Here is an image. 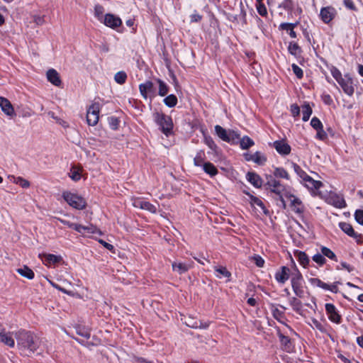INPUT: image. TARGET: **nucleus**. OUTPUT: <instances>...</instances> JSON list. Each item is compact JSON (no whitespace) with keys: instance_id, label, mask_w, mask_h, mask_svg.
<instances>
[{"instance_id":"44","label":"nucleus","mask_w":363,"mask_h":363,"mask_svg":"<svg viewBox=\"0 0 363 363\" xmlns=\"http://www.w3.org/2000/svg\"><path fill=\"white\" fill-rule=\"evenodd\" d=\"M289 52L293 55H297L301 52V48L296 43L291 42L288 47Z\"/></svg>"},{"instance_id":"4","label":"nucleus","mask_w":363,"mask_h":363,"mask_svg":"<svg viewBox=\"0 0 363 363\" xmlns=\"http://www.w3.org/2000/svg\"><path fill=\"white\" fill-rule=\"evenodd\" d=\"M291 286L294 294L299 298L304 296V291L303 289V276L301 272L296 268L294 272H291Z\"/></svg>"},{"instance_id":"43","label":"nucleus","mask_w":363,"mask_h":363,"mask_svg":"<svg viewBox=\"0 0 363 363\" xmlns=\"http://www.w3.org/2000/svg\"><path fill=\"white\" fill-rule=\"evenodd\" d=\"M194 163L197 167H203L204 162V152L203 151H200L197 153L196 157L194 159Z\"/></svg>"},{"instance_id":"31","label":"nucleus","mask_w":363,"mask_h":363,"mask_svg":"<svg viewBox=\"0 0 363 363\" xmlns=\"http://www.w3.org/2000/svg\"><path fill=\"white\" fill-rule=\"evenodd\" d=\"M156 81L159 84L158 94L161 96H166L169 92V86L164 81L160 79H157Z\"/></svg>"},{"instance_id":"1","label":"nucleus","mask_w":363,"mask_h":363,"mask_svg":"<svg viewBox=\"0 0 363 363\" xmlns=\"http://www.w3.org/2000/svg\"><path fill=\"white\" fill-rule=\"evenodd\" d=\"M14 336L20 350L26 352V355L33 354L39 347L38 338L31 332L20 330L15 332Z\"/></svg>"},{"instance_id":"59","label":"nucleus","mask_w":363,"mask_h":363,"mask_svg":"<svg viewBox=\"0 0 363 363\" xmlns=\"http://www.w3.org/2000/svg\"><path fill=\"white\" fill-rule=\"evenodd\" d=\"M343 4L346 8L352 11H357V9L355 6L352 0H343Z\"/></svg>"},{"instance_id":"61","label":"nucleus","mask_w":363,"mask_h":363,"mask_svg":"<svg viewBox=\"0 0 363 363\" xmlns=\"http://www.w3.org/2000/svg\"><path fill=\"white\" fill-rule=\"evenodd\" d=\"M186 325L189 326V327H191V328H207L208 327V323H203L201 322H199V323H197V322H195L194 324H189V323H186Z\"/></svg>"},{"instance_id":"39","label":"nucleus","mask_w":363,"mask_h":363,"mask_svg":"<svg viewBox=\"0 0 363 363\" xmlns=\"http://www.w3.org/2000/svg\"><path fill=\"white\" fill-rule=\"evenodd\" d=\"M104 8L101 5L96 4L94 6V16L101 22L104 20Z\"/></svg>"},{"instance_id":"52","label":"nucleus","mask_w":363,"mask_h":363,"mask_svg":"<svg viewBox=\"0 0 363 363\" xmlns=\"http://www.w3.org/2000/svg\"><path fill=\"white\" fill-rule=\"evenodd\" d=\"M109 126L113 130H116L119 125V120L118 118L111 116L108 118Z\"/></svg>"},{"instance_id":"36","label":"nucleus","mask_w":363,"mask_h":363,"mask_svg":"<svg viewBox=\"0 0 363 363\" xmlns=\"http://www.w3.org/2000/svg\"><path fill=\"white\" fill-rule=\"evenodd\" d=\"M127 79V74L124 71H120L115 74L114 80L118 84H123Z\"/></svg>"},{"instance_id":"38","label":"nucleus","mask_w":363,"mask_h":363,"mask_svg":"<svg viewBox=\"0 0 363 363\" xmlns=\"http://www.w3.org/2000/svg\"><path fill=\"white\" fill-rule=\"evenodd\" d=\"M278 336L281 344L284 347V349L288 351L291 347L290 338L280 333H279Z\"/></svg>"},{"instance_id":"32","label":"nucleus","mask_w":363,"mask_h":363,"mask_svg":"<svg viewBox=\"0 0 363 363\" xmlns=\"http://www.w3.org/2000/svg\"><path fill=\"white\" fill-rule=\"evenodd\" d=\"M80 228H81L79 230V233L82 235L96 233L98 231V229L93 225L86 226L80 225Z\"/></svg>"},{"instance_id":"15","label":"nucleus","mask_w":363,"mask_h":363,"mask_svg":"<svg viewBox=\"0 0 363 363\" xmlns=\"http://www.w3.org/2000/svg\"><path fill=\"white\" fill-rule=\"evenodd\" d=\"M273 147L280 154L287 155L291 152L290 145L284 140H276L273 143Z\"/></svg>"},{"instance_id":"53","label":"nucleus","mask_w":363,"mask_h":363,"mask_svg":"<svg viewBox=\"0 0 363 363\" xmlns=\"http://www.w3.org/2000/svg\"><path fill=\"white\" fill-rule=\"evenodd\" d=\"M280 7H282L287 11H292L294 9V2L292 0H284L281 4Z\"/></svg>"},{"instance_id":"14","label":"nucleus","mask_w":363,"mask_h":363,"mask_svg":"<svg viewBox=\"0 0 363 363\" xmlns=\"http://www.w3.org/2000/svg\"><path fill=\"white\" fill-rule=\"evenodd\" d=\"M39 257L41 258L43 262L45 265H50L60 263L62 258L60 255H55L53 254H40Z\"/></svg>"},{"instance_id":"28","label":"nucleus","mask_w":363,"mask_h":363,"mask_svg":"<svg viewBox=\"0 0 363 363\" xmlns=\"http://www.w3.org/2000/svg\"><path fill=\"white\" fill-rule=\"evenodd\" d=\"M203 169L206 174H209L211 177L216 176L218 172L215 165L209 162H205L203 164Z\"/></svg>"},{"instance_id":"19","label":"nucleus","mask_w":363,"mask_h":363,"mask_svg":"<svg viewBox=\"0 0 363 363\" xmlns=\"http://www.w3.org/2000/svg\"><path fill=\"white\" fill-rule=\"evenodd\" d=\"M47 79L48 80L56 86H60L62 84V81L60 77L59 73L54 69H50L47 72Z\"/></svg>"},{"instance_id":"8","label":"nucleus","mask_w":363,"mask_h":363,"mask_svg":"<svg viewBox=\"0 0 363 363\" xmlns=\"http://www.w3.org/2000/svg\"><path fill=\"white\" fill-rule=\"evenodd\" d=\"M101 22L104 23L106 26L112 29H116L122 25L121 19L112 13H106Z\"/></svg>"},{"instance_id":"62","label":"nucleus","mask_w":363,"mask_h":363,"mask_svg":"<svg viewBox=\"0 0 363 363\" xmlns=\"http://www.w3.org/2000/svg\"><path fill=\"white\" fill-rule=\"evenodd\" d=\"M290 110H291V114L293 115V116L296 117V116H299L300 108L297 104H292L291 106Z\"/></svg>"},{"instance_id":"41","label":"nucleus","mask_w":363,"mask_h":363,"mask_svg":"<svg viewBox=\"0 0 363 363\" xmlns=\"http://www.w3.org/2000/svg\"><path fill=\"white\" fill-rule=\"evenodd\" d=\"M321 253L323 256H325L328 257L329 259L334 260L335 262H337V256L329 248L326 247H321Z\"/></svg>"},{"instance_id":"9","label":"nucleus","mask_w":363,"mask_h":363,"mask_svg":"<svg viewBox=\"0 0 363 363\" xmlns=\"http://www.w3.org/2000/svg\"><path fill=\"white\" fill-rule=\"evenodd\" d=\"M139 91L140 94L145 99H147L148 98V94H152V96H150V100H152V98L155 96L154 84L152 82L149 80L139 85Z\"/></svg>"},{"instance_id":"3","label":"nucleus","mask_w":363,"mask_h":363,"mask_svg":"<svg viewBox=\"0 0 363 363\" xmlns=\"http://www.w3.org/2000/svg\"><path fill=\"white\" fill-rule=\"evenodd\" d=\"M153 120L160 127L161 131L166 135H169L173 128L172 118L159 111H155L152 114Z\"/></svg>"},{"instance_id":"25","label":"nucleus","mask_w":363,"mask_h":363,"mask_svg":"<svg viewBox=\"0 0 363 363\" xmlns=\"http://www.w3.org/2000/svg\"><path fill=\"white\" fill-rule=\"evenodd\" d=\"M295 256L297 257L299 263L303 267H306L310 262V259L308 255L302 251H296L294 253Z\"/></svg>"},{"instance_id":"55","label":"nucleus","mask_w":363,"mask_h":363,"mask_svg":"<svg viewBox=\"0 0 363 363\" xmlns=\"http://www.w3.org/2000/svg\"><path fill=\"white\" fill-rule=\"evenodd\" d=\"M311 125L315 130L321 129V128H323L321 121L317 117H313L311 119Z\"/></svg>"},{"instance_id":"21","label":"nucleus","mask_w":363,"mask_h":363,"mask_svg":"<svg viewBox=\"0 0 363 363\" xmlns=\"http://www.w3.org/2000/svg\"><path fill=\"white\" fill-rule=\"evenodd\" d=\"M287 198L292 199L291 200V205L293 211L295 213L301 214L304 211V208L302 205V202L298 198L296 197L293 194H291V196H288Z\"/></svg>"},{"instance_id":"58","label":"nucleus","mask_w":363,"mask_h":363,"mask_svg":"<svg viewBox=\"0 0 363 363\" xmlns=\"http://www.w3.org/2000/svg\"><path fill=\"white\" fill-rule=\"evenodd\" d=\"M354 218L358 223L363 225V210H357L354 213Z\"/></svg>"},{"instance_id":"27","label":"nucleus","mask_w":363,"mask_h":363,"mask_svg":"<svg viewBox=\"0 0 363 363\" xmlns=\"http://www.w3.org/2000/svg\"><path fill=\"white\" fill-rule=\"evenodd\" d=\"M272 176L274 178L278 177L286 179V180H290V176L289 173L283 167H275Z\"/></svg>"},{"instance_id":"18","label":"nucleus","mask_w":363,"mask_h":363,"mask_svg":"<svg viewBox=\"0 0 363 363\" xmlns=\"http://www.w3.org/2000/svg\"><path fill=\"white\" fill-rule=\"evenodd\" d=\"M14 333L2 330L0 332V342L10 347H13L15 346V341L13 338V334L14 335Z\"/></svg>"},{"instance_id":"54","label":"nucleus","mask_w":363,"mask_h":363,"mask_svg":"<svg viewBox=\"0 0 363 363\" xmlns=\"http://www.w3.org/2000/svg\"><path fill=\"white\" fill-rule=\"evenodd\" d=\"M292 70L298 79H301L303 77V70L296 64H292Z\"/></svg>"},{"instance_id":"20","label":"nucleus","mask_w":363,"mask_h":363,"mask_svg":"<svg viewBox=\"0 0 363 363\" xmlns=\"http://www.w3.org/2000/svg\"><path fill=\"white\" fill-rule=\"evenodd\" d=\"M303 182H304L305 186L311 191L318 190L323 186L321 182L313 179L309 175H308Z\"/></svg>"},{"instance_id":"12","label":"nucleus","mask_w":363,"mask_h":363,"mask_svg":"<svg viewBox=\"0 0 363 363\" xmlns=\"http://www.w3.org/2000/svg\"><path fill=\"white\" fill-rule=\"evenodd\" d=\"M325 311L328 315V318L333 323H340L341 321V316L339 315L335 306L332 303L325 304Z\"/></svg>"},{"instance_id":"64","label":"nucleus","mask_w":363,"mask_h":363,"mask_svg":"<svg viewBox=\"0 0 363 363\" xmlns=\"http://www.w3.org/2000/svg\"><path fill=\"white\" fill-rule=\"evenodd\" d=\"M33 21L38 26L43 25L45 23L44 16H34Z\"/></svg>"},{"instance_id":"50","label":"nucleus","mask_w":363,"mask_h":363,"mask_svg":"<svg viewBox=\"0 0 363 363\" xmlns=\"http://www.w3.org/2000/svg\"><path fill=\"white\" fill-rule=\"evenodd\" d=\"M142 209L146 210L150 213H156L157 212V208L153 204L150 203L148 201H144L143 203V208Z\"/></svg>"},{"instance_id":"7","label":"nucleus","mask_w":363,"mask_h":363,"mask_svg":"<svg viewBox=\"0 0 363 363\" xmlns=\"http://www.w3.org/2000/svg\"><path fill=\"white\" fill-rule=\"evenodd\" d=\"M339 226L345 233L355 239L357 243L363 242V235L355 233L352 226L350 223L340 222L339 223Z\"/></svg>"},{"instance_id":"47","label":"nucleus","mask_w":363,"mask_h":363,"mask_svg":"<svg viewBox=\"0 0 363 363\" xmlns=\"http://www.w3.org/2000/svg\"><path fill=\"white\" fill-rule=\"evenodd\" d=\"M292 167L294 172L298 175L300 178L303 180L307 176V173L304 172L299 165L296 163H292Z\"/></svg>"},{"instance_id":"22","label":"nucleus","mask_w":363,"mask_h":363,"mask_svg":"<svg viewBox=\"0 0 363 363\" xmlns=\"http://www.w3.org/2000/svg\"><path fill=\"white\" fill-rule=\"evenodd\" d=\"M247 181L255 187L259 188L262 185V179L255 172H248L246 175Z\"/></svg>"},{"instance_id":"48","label":"nucleus","mask_w":363,"mask_h":363,"mask_svg":"<svg viewBox=\"0 0 363 363\" xmlns=\"http://www.w3.org/2000/svg\"><path fill=\"white\" fill-rule=\"evenodd\" d=\"M204 142L206 145L212 150L216 151L217 149V145L213 141V138L209 135H204Z\"/></svg>"},{"instance_id":"16","label":"nucleus","mask_w":363,"mask_h":363,"mask_svg":"<svg viewBox=\"0 0 363 363\" xmlns=\"http://www.w3.org/2000/svg\"><path fill=\"white\" fill-rule=\"evenodd\" d=\"M244 157L247 161H253L259 165H263L267 161V157L259 152H256L254 154L245 153Z\"/></svg>"},{"instance_id":"26","label":"nucleus","mask_w":363,"mask_h":363,"mask_svg":"<svg viewBox=\"0 0 363 363\" xmlns=\"http://www.w3.org/2000/svg\"><path fill=\"white\" fill-rule=\"evenodd\" d=\"M16 271L20 275L28 279H33L34 278V272L27 266H23L22 268H18L16 269Z\"/></svg>"},{"instance_id":"51","label":"nucleus","mask_w":363,"mask_h":363,"mask_svg":"<svg viewBox=\"0 0 363 363\" xmlns=\"http://www.w3.org/2000/svg\"><path fill=\"white\" fill-rule=\"evenodd\" d=\"M312 259L320 266L323 265L326 262L325 257L323 256L322 254L320 253L314 255L312 257Z\"/></svg>"},{"instance_id":"17","label":"nucleus","mask_w":363,"mask_h":363,"mask_svg":"<svg viewBox=\"0 0 363 363\" xmlns=\"http://www.w3.org/2000/svg\"><path fill=\"white\" fill-rule=\"evenodd\" d=\"M290 269L287 267L283 266L279 271L275 273V279L280 284H284L290 277Z\"/></svg>"},{"instance_id":"24","label":"nucleus","mask_w":363,"mask_h":363,"mask_svg":"<svg viewBox=\"0 0 363 363\" xmlns=\"http://www.w3.org/2000/svg\"><path fill=\"white\" fill-rule=\"evenodd\" d=\"M330 203L335 207L342 208L346 206V203L344 199L337 194H333L330 196Z\"/></svg>"},{"instance_id":"60","label":"nucleus","mask_w":363,"mask_h":363,"mask_svg":"<svg viewBox=\"0 0 363 363\" xmlns=\"http://www.w3.org/2000/svg\"><path fill=\"white\" fill-rule=\"evenodd\" d=\"M317 134H316V138L321 140H325L326 138H327V133H325V131L323 130V127L321 128V129H317Z\"/></svg>"},{"instance_id":"10","label":"nucleus","mask_w":363,"mask_h":363,"mask_svg":"<svg viewBox=\"0 0 363 363\" xmlns=\"http://www.w3.org/2000/svg\"><path fill=\"white\" fill-rule=\"evenodd\" d=\"M0 107L1 108V111L6 116L11 118L16 116V113L13 107V105L6 98L0 96Z\"/></svg>"},{"instance_id":"56","label":"nucleus","mask_w":363,"mask_h":363,"mask_svg":"<svg viewBox=\"0 0 363 363\" xmlns=\"http://www.w3.org/2000/svg\"><path fill=\"white\" fill-rule=\"evenodd\" d=\"M250 201L253 205H256V206L260 207L262 209L264 210V208H265L264 204L259 198L255 197L254 196H250Z\"/></svg>"},{"instance_id":"11","label":"nucleus","mask_w":363,"mask_h":363,"mask_svg":"<svg viewBox=\"0 0 363 363\" xmlns=\"http://www.w3.org/2000/svg\"><path fill=\"white\" fill-rule=\"evenodd\" d=\"M336 14L335 9L332 6L322 8L320 13L321 20L325 23H329Z\"/></svg>"},{"instance_id":"35","label":"nucleus","mask_w":363,"mask_h":363,"mask_svg":"<svg viewBox=\"0 0 363 363\" xmlns=\"http://www.w3.org/2000/svg\"><path fill=\"white\" fill-rule=\"evenodd\" d=\"M163 101L167 106L173 108L177 105L178 100L174 94H170L165 97Z\"/></svg>"},{"instance_id":"33","label":"nucleus","mask_w":363,"mask_h":363,"mask_svg":"<svg viewBox=\"0 0 363 363\" xmlns=\"http://www.w3.org/2000/svg\"><path fill=\"white\" fill-rule=\"evenodd\" d=\"M227 135L228 138H229L228 140H226L227 143H230L232 144L238 143L240 140V134H238L236 131L233 130H228Z\"/></svg>"},{"instance_id":"49","label":"nucleus","mask_w":363,"mask_h":363,"mask_svg":"<svg viewBox=\"0 0 363 363\" xmlns=\"http://www.w3.org/2000/svg\"><path fill=\"white\" fill-rule=\"evenodd\" d=\"M76 333L77 335H79L86 339H89L90 337V333L85 328H83L81 326L76 327Z\"/></svg>"},{"instance_id":"46","label":"nucleus","mask_w":363,"mask_h":363,"mask_svg":"<svg viewBox=\"0 0 363 363\" xmlns=\"http://www.w3.org/2000/svg\"><path fill=\"white\" fill-rule=\"evenodd\" d=\"M69 175V177L73 181H75V182L79 181L81 178V173H80L79 169L74 167H72Z\"/></svg>"},{"instance_id":"45","label":"nucleus","mask_w":363,"mask_h":363,"mask_svg":"<svg viewBox=\"0 0 363 363\" xmlns=\"http://www.w3.org/2000/svg\"><path fill=\"white\" fill-rule=\"evenodd\" d=\"M272 313L273 317L279 322H281V319L284 317V312L274 307V306L272 307Z\"/></svg>"},{"instance_id":"57","label":"nucleus","mask_w":363,"mask_h":363,"mask_svg":"<svg viewBox=\"0 0 363 363\" xmlns=\"http://www.w3.org/2000/svg\"><path fill=\"white\" fill-rule=\"evenodd\" d=\"M257 10L258 13L262 16H265L267 14V8L263 3L257 4Z\"/></svg>"},{"instance_id":"29","label":"nucleus","mask_w":363,"mask_h":363,"mask_svg":"<svg viewBox=\"0 0 363 363\" xmlns=\"http://www.w3.org/2000/svg\"><path fill=\"white\" fill-rule=\"evenodd\" d=\"M240 147L242 150H247L255 145L254 141L248 136H244L239 140Z\"/></svg>"},{"instance_id":"37","label":"nucleus","mask_w":363,"mask_h":363,"mask_svg":"<svg viewBox=\"0 0 363 363\" xmlns=\"http://www.w3.org/2000/svg\"><path fill=\"white\" fill-rule=\"evenodd\" d=\"M289 303L296 312L300 313L302 308V303L300 300L296 297H291L289 299Z\"/></svg>"},{"instance_id":"6","label":"nucleus","mask_w":363,"mask_h":363,"mask_svg":"<svg viewBox=\"0 0 363 363\" xmlns=\"http://www.w3.org/2000/svg\"><path fill=\"white\" fill-rule=\"evenodd\" d=\"M100 110V105L98 103L91 104L86 113V121L89 125H95L99 121V113Z\"/></svg>"},{"instance_id":"5","label":"nucleus","mask_w":363,"mask_h":363,"mask_svg":"<svg viewBox=\"0 0 363 363\" xmlns=\"http://www.w3.org/2000/svg\"><path fill=\"white\" fill-rule=\"evenodd\" d=\"M62 197L69 206L76 209L82 210L86 207V203L85 200L77 194L69 191H64Z\"/></svg>"},{"instance_id":"40","label":"nucleus","mask_w":363,"mask_h":363,"mask_svg":"<svg viewBox=\"0 0 363 363\" xmlns=\"http://www.w3.org/2000/svg\"><path fill=\"white\" fill-rule=\"evenodd\" d=\"M302 120L303 121H308L311 115L312 114V109L309 104H307L302 106Z\"/></svg>"},{"instance_id":"34","label":"nucleus","mask_w":363,"mask_h":363,"mask_svg":"<svg viewBox=\"0 0 363 363\" xmlns=\"http://www.w3.org/2000/svg\"><path fill=\"white\" fill-rule=\"evenodd\" d=\"M215 131L217 134V135L223 141L226 142V140H228V130H225L223 127H221L219 125H216L215 126Z\"/></svg>"},{"instance_id":"63","label":"nucleus","mask_w":363,"mask_h":363,"mask_svg":"<svg viewBox=\"0 0 363 363\" xmlns=\"http://www.w3.org/2000/svg\"><path fill=\"white\" fill-rule=\"evenodd\" d=\"M323 101L327 104L330 105L333 104V101L331 98V96L328 94H323L321 96Z\"/></svg>"},{"instance_id":"2","label":"nucleus","mask_w":363,"mask_h":363,"mask_svg":"<svg viewBox=\"0 0 363 363\" xmlns=\"http://www.w3.org/2000/svg\"><path fill=\"white\" fill-rule=\"evenodd\" d=\"M267 182L265 186L270 190L271 192L274 193L278 196H285V197L291 196V194L289 192V187L283 184L279 180H277L271 174L266 175Z\"/></svg>"},{"instance_id":"13","label":"nucleus","mask_w":363,"mask_h":363,"mask_svg":"<svg viewBox=\"0 0 363 363\" xmlns=\"http://www.w3.org/2000/svg\"><path fill=\"white\" fill-rule=\"evenodd\" d=\"M338 84L346 94L348 96L353 95L354 89L352 86V80L351 78L343 79L342 77H340V80H338Z\"/></svg>"},{"instance_id":"23","label":"nucleus","mask_w":363,"mask_h":363,"mask_svg":"<svg viewBox=\"0 0 363 363\" xmlns=\"http://www.w3.org/2000/svg\"><path fill=\"white\" fill-rule=\"evenodd\" d=\"M172 270L179 274L186 272L191 266L186 263L173 262L172 263Z\"/></svg>"},{"instance_id":"42","label":"nucleus","mask_w":363,"mask_h":363,"mask_svg":"<svg viewBox=\"0 0 363 363\" xmlns=\"http://www.w3.org/2000/svg\"><path fill=\"white\" fill-rule=\"evenodd\" d=\"M215 271L218 273L216 276L219 278H220L221 276L227 278L231 277V273L225 267H216Z\"/></svg>"},{"instance_id":"30","label":"nucleus","mask_w":363,"mask_h":363,"mask_svg":"<svg viewBox=\"0 0 363 363\" xmlns=\"http://www.w3.org/2000/svg\"><path fill=\"white\" fill-rule=\"evenodd\" d=\"M9 178L11 182L20 185L23 188H28L30 186L29 182L22 177H15L14 176H9Z\"/></svg>"}]
</instances>
